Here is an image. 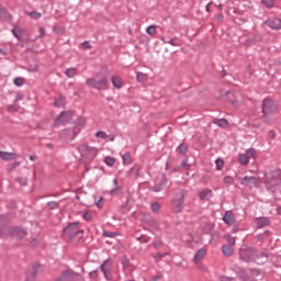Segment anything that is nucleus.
<instances>
[{"label":"nucleus","instance_id":"obj_62","mask_svg":"<svg viewBox=\"0 0 281 281\" xmlns=\"http://www.w3.org/2000/svg\"><path fill=\"white\" fill-rule=\"evenodd\" d=\"M31 161H36V156H30Z\"/></svg>","mask_w":281,"mask_h":281},{"label":"nucleus","instance_id":"obj_27","mask_svg":"<svg viewBox=\"0 0 281 281\" xmlns=\"http://www.w3.org/2000/svg\"><path fill=\"white\" fill-rule=\"evenodd\" d=\"M117 159L113 158V157H105L104 158V164H106V166H109L110 168H113L114 164H116Z\"/></svg>","mask_w":281,"mask_h":281},{"label":"nucleus","instance_id":"obj_44","mask_svg":"<svg viewBox=\"0 0 281 281\" xmlns=\"http://www.w3.org/2000/svg\"><path fill=\"white\" fill-rule=\"evenodd\" d=\"M226 240L231 247H234V245H236V239H234V237H232V236H227Z\"/></svg>","mask_w":281,"mask_h":281},{"label":"nucleus","instance_id":"obj_39","mask_svg":"<svg viewBox=\"0 0 281 281\" xmlns=\"http://www.w3.org/2000/svg\"><path fill=\"white\" fill-rule=\"evenodd\" d=\"M26 281H36V271L30 272L26 277Z\"/></svg>","mask_w":281,"mask_h":281},{"label":"nucleus","instance_id":"obj_14","mask_svg":"<svg viewBox=\"0 0 281 281\" xmlns=\"http://www.w3.org/2000/svg\"><path fill=\"white\" fill-rule=\"evenodd\" d=\"M223 221L226 223V225H234L236 217L232 211H227L223 217Z\"/></svg>","mask_w":281,"mask_h":281},{"label":"nucleus","instance_id":"obj_33","mask_svg":"<svg viewBox=\"0 0 281 281\" xmlns=\"http://www.w3.org/2000/svg\"><path fill=\"white\" fill-rule=\"evenodd\" d=\"M223 181H224V183H227L228 186H234V177H232V176H225Z\"/></svg>","mask_w":281,"mask_h":281},{"label":"nucleus","instance_id":"obj_55","mask_svg":"<svg viewBox=\"0 0 281 281\" xmlns=\"http://www.w3.org/2000/svg\"><path fill=\"white\" fill-rule=\"evenodd\" d=\"M21 100H23V94L18 93V94L15 95V102H19V101H21Z\"/></svg>","mask_w":281,"mask_h":281},{"label":"nucleus","instance_id":"obj_22","mask_svg":"<svg viewBox=\"0 0 281 281\" xmlns=\"http://www.w3.org/2000/svg\"><path fill=\"white\" fill-rule=\"evenodd\" d=\"M222 251L224 256H234V248L229 245L222 246Z\"/></svg>","mask_w":281,"mask_h":281},{"label":"nucleus","instance_id":"obj_24","mask_svg":"<svg viewBox=\"0 0 281 281\" xmlns=\"http://www.w3.org/2000/svg\"><path fill=\"white\" fill-rule=\"evenodd\" d=\"M0 19H3V21H10L11 15L3 9V7L0 5Z\"/></svg>","mask_w":281,"mask_h":281},{"label":"nucleus","instance_id":"obj_47","mask_svg":"<svg viewBox=\"0 0 281 281\" xmlns=\"http://www.w3.org/2000/svg\"><path fill=\"white\" fill-rule=\"evenodd\" d=\"M122 265H123L124 269H126V267H128V265H130L128 258L123 257Z\"/></svg>","mask_w":281,"mask_h":281},{"label":"nucleus","instance_id":"obj_26","mask_svg":"<svg viewBox=\"0 0 281 281\" xmlns=\"http://www.w3.org/2000/svg\"><path fill=\"white\" fill-rule=\"evenodd\" d=\"M122 159L124 166H131L133 164V157H131V154L123 155Z\"/></svg>","mask_w":281,"mask_h":281},{"label":"nucleus","instance_id":"obj_35","mask_svg":"<svg viewBox=\"0 0 281 281\" xmlns=\"http://www.w3.org/2000/svg\"><path fill=\"white\" fill-rule=\"evenodd\" d=\"M54 105L57 108L65 106V98L59 97L58 100L55 101Z\"/></svg>","mask_w":281,"mask_h":281},{"label":"nucleus","instance_id":"obj_50","mask_svg":"<svg viewBox=\"0 0 281 281\" xmlns=\"http://www.w3.org/2000/svg\"><path fill=\"white\" fill-rule=\"evenodd\" d=\"M268 137H269V139H276L277 135L273 131H269L268 132Z\"/></svg>","mask_w":281,"mask_h":281},{"label":"nucleus","instance_id":"obj_13","mask_svg":"<svg viewBox=\"0 0 281 281\" xmlns=\"http://www.w3.org/2000/svg\"><path fill=\"white\" fill-rule=\"evenodd\" d=\"M101 271L106 280H110L111 276V260H106L101 265Z\"/></svg>","mask_w":281,"mask_h":281},{"label":"nucleus","instance_id":"obj_38","mask_svg":"<svg viewBox=\"0 0 281 281\" xmlns=\"http://www.w3.org/2000/svg\"><path fill=\"white\" fill-rule=\"evenodd\" d=\"M263 5H266V8H273L276 1L274 0H262Z\"/></svg>","mask_w":281,"mask_h":281},{"label":"nucleus","instance_id":"obj_23","mask_svg":"<svg viewBox=\"0 0 281 281\" xmlns=\"http://www.w3.org/2000/svg\"><path fill=\"white\" fill-rule=\"evenodd\" d=\"M12 34L18 38V41H21V36H23V30L19 26L13 27Z\"/></svg>","mask_w":281,"mask_h":281},{"label":"nucleus","instance_id":"obj_42","mask_svg":"<svg viewBox=\"0 0 281 281\" xmlns=\"http://www.w3.org/2000/svg\"><path fill=\"white\" fill-rule=\"evenodd\" d=\"M169 45H172L173 47H179V41L177 38L169 40L167 42Z\"/></svg>","mask_w":281,"mask_h":281},{"label":"nucleus","instance_id":"obj_12","mask_svg":"<svg viewBox=\"0 0 281 281\" xmlns=\"http://www.w3.org/2000/svg\"><path fill=\"white\" fill-rule=\"evenodd\" d=\"M10 236H14L15 238H25L27 232L21 227H12L10 228Z\"/></svg>","mask_w":281,"mask_h":281},{"label":"nucleus","instance_id":"obj_51","mask_svg":"<svg viewBox=\"0 0 281 281\" xmlns=\"http://www.w3.org/2000/svg\"><path fill=\"white\" fill-rule=\"evenodd\" d=\"M43 36H45V27H40V35L37 38H43Z\"/></svg>","mask_w":281,"mask_h":281},{"label":"nucleus","instance_id":"obj_46","mask_svg":"<svg viewBox=\"0 0 281 281\" xmlns=\"http://www.w3.org/2000/svg\"><path fill=\"white\" fill-rule=\"evenodd\" d=\"M153 258L156 260V262H159L161 260V258H164V255H161V254H154Z\"/></svg>","mask_w":281,"mask_h":281},{"label":"nucleus","instance_id":"obj_60","mask_svg":"<svg viewBox=\"0 0 281 281\" xmlns=\"http://www.w3.org/2000/svg\"><path fill=\"white\" fill-rule=\"evenodd\" d=\"M216 19H217V21H223V14H217Z\"/></svg>","mask_w":281,"mask_h":281},{"label":"nucleus","instance_id":"obj_17","mask_svg":"<svg viewBox=\"0 0 281 281\" xmlns=\"http://www.w3.org/2000/svg\"><path fill=\"white\" fill-rule=\"evenodd\" d=\"M200 201H209V199H212V190L211 189H204L199 193Z\"/></svg>","mask_w":281,"mask_h":281},{"label":"nucleus","instance_id":"obj_49","mask_svg":"<svg viewBox=\"0 0 281 281\" xmlns=\"http://www.w3.org/2000/svg\"><path fill=\"white\" fill-rule=\"evenodd\" d=\"M178 150H179L180 153H186V150H188V146H186L184 144H182V145H180V146L178 147Z\"/></svg>","mask_w":281,"mask_h":281},{"label":"nucleus","instance_id":"obj_8","mask_svg":"<svg viewBox=\"0 0 281 281\" xmlns=\"http://www.w3.org/2000/svg\"><path fill=\"white\" fill-rule=\"evenodd\" d=\"M74 117V112H61L58 117L55 120L54 126H60L61 124H66Z\"/></svg>","mask_w":281,"mask_h":281},{"label":"nucleus","instance_id":"obj_45","mask_svg":"<svg viewBox=\"0 0 281 281\" xmlns=\"http://www.w3.org/2000/svg\"><path fill=\"white\" fill-rule=\"evenodd\" d=\"M82 217L85 218V221H91V218H92L91 212L86 211L83 213Z\"/></svg>","mask_w":281,"mask_h":281},{"label":"nucleus","instance_id":"obj_48","mask_svg":"<svg viewBox=\"0 0 281 281\" xmlns=\"http://www.w3.org/2000/svg\"><path fill=\"white\" fill-rule=\"evenodd\" d=\"M181 166L184 168V170H189L190 169V165L188 164V159H184L182 161Z\"/></svg>","mask_w":281,"mask_h":281},{"label":"nucleus","instance_id":"obj_6","mask_svg":"<svg viewBox=\"0 0 281 281\" xmlns=\"http://www.w3.org/2000/svg\"><path fill=\"white\" fill-rule=\"evenodd\" d=\"M78 278H80V273L74 272V270L67 269L54 281H71V280H78Z\"/></svg>","mask_w":281,"mask_h":281},{"label":"nucleus","instance_id":"obj_28","mask_svg":"<svg viewBox=\"0 0 281 281\" xmlns=\"http://www.w3.org/2000/svg\"><path fill=\"white\" fill-rule=\"evenodd\" d=\"M136 78L138 82H146V80H148V75L146 72H137Z\"/></svg>","mask_w":281,"mask_h":281},{"label":"nucleus","instance_id":"obj_64","mask_svg":"<svg viewBox=\"0 0 281 281\" xmlns=\"http://www.w3.org/2000/svg\"><path fill=\"white\" fill-rule=\"evenodd\" d=\"M161 280V276H157L154 281Z\"/></svg>","mask_w":281,"mask_h":281},{"label":"nucleus","instance_id":"obj_59","mask_svg":"<svg viewBox=\"0 0 281 281\" xmlns=\"http://www.w3.org/2000/svg\"><path fill=\"white\" fill-rule=\"evenodd\" d=\"M222 281H234V279L224 277V278L222 279Z\"/></svg>","mask_w":281,"mask_h":281},{"label":"nucleus","instance_id":"obj_61","mask_svg":"<svg viewBox=\"0 0 281 281\" xmlns=\"http://www.w3.org/2000/svg\"><path fill=\"white\" fill-rule=\"evenodd\" d=\"M210 5H212V3L209 2L205 7L206 12H210Z\"/></svg>","mask_w":281,"mask_h":281},{"label":"nucleus","instance_id":"obj_63","mask_svg":"<svg viewBox=\"0 0 281 281\" xmlns=\"http://www.w3.org/2000/svg\"><path fill=\"white\" fill-rule=\"evenodd\" d=\"M261 256H262L263 258H269V255H267V252H261Z\"/></svg>","mask_w":281,"mask_h":281},{"label":"nucleus","instance_id":"obj_25","mask_svg":"<svg viewBox=\"0 0 281 281\" xmlns=\"http://www.w3.org/2000/svg\"><path fill=\"white\" fill-rule=\"evenodd\" d=\"M139 170H140L139 166L135 165L128 170L127 175L128 177H137V175H139Z\"/></svg>","mask_w":281,"mask_h":281},{"label":"nucleus","instance_id":"obj_1","mask_svg":"<svg viewBox=\"0 0 281 281\" xmlns=\"http://www.w3.org/2000/svg\"><path fill=\"white\" fill-rule=\"evenodd\" d=\"M263 117L265 120H269L276 111H278V106L276 105V102L271 99H263L262 106H261Z\"/></svg>","mask_w":281,"mask_h":281},{"label":"nucleus","instance_id":"obj_43","mask_svg":"<svg viewBox=\"0 0 281 281\" xmlns=\"http://www.w3.org/2000/svg\"><path fill=\"white\" fill-rule=\"evenodd\" d=\"M154 190H155V192H161V190H166V182H162V183L160 184V187H159V186H156V187L154 188Z\"/></svg>","mask_w":281,"mask_h":281},{"label":"nucleus","instance_id":"obj_53","mask_svg":"<svg viewBox=\"0 0 281 281\" xmlns=\"http://www.w3.org/2000/svg\"><path fill=\"white\" fill-rule=\"evenodd\" d=\"M65 75H66L68 78H74V76H76V71H66Z\"/></svg>","mask_w":281,"mask_h":281},{"label":"nucleus","instance_id":"obj_31","mask_svg":"<svg viewBox=\"0 0 281 281\" xmlns=\"http://www.w3.org/2000/svg\"><path fill=\"white\" fill-rule=\"evenodd\" d=\"M15 87H23L25 85V79L23 77H18L14 79Z\"/></svg>","mask_w":281,"mask_h":281},{"label":"nucleus","instance_id":"obj_10","mask_svg":"<svg viewBox=\"0 0 281 281\" xmlns=\"http://www.w3.org/2000/svg\"><path fill=\"white\" fill-rule=\"evenodd\" d=\"M207 255V248H200L194 257H193V262L194 265H201L203 258H205V256Z\"/></svg>","mask_w":281,"mask_h":281},{"label":"nucleus","instance_id":"obj_21","mask_svg":"<svg viewBox=\"0 0 281 281\" xmlns=\"http://www.w3.org/2000/svg\"><path fill=\"white\" fill-rule=\"evenodd\" d=\"M112 85L115 89H122V87H124V81L120 77H112Z\"/></svg>","mask_w":281,"mask_h":281},{"label":"nucleus","instance_id":"obj_40","mask_svg":"<svg viewBox=\"0 0 281 281\" xmlns=\"http://www.w3.org/2000/svg\"><path fill=\"white\" fill-rule=\"evenodd\" d=\"M29 16H31V19H41V16L43 15L40 12L32 11V12H29Z\"/></svg>","mask_w":281,"mask_h":281},{"label":"nucleus","instance_id":"obj_37","mask_svg":"<svg viewBox=\"0 0 281 281\" xmlns=\"http://www.w3.org/2000/svg\"><path fill=\"white\" fill-rule=\"evenodd\" d=\"M103 236H105L106 238H115V236H120V233H111V232H103Z\"/></svg>","mask_w":281,"mask_h":281},{"label":"nucleus","instance_id":"obj_5","mask_svg":"<svg viewBox=\"0 0 281 281\" xmlns=\"http://www.w3.org/2000/svg\"><path fill=\"white\" fill-rule=\"evenodd\" d=\"M79 153L81 154V156L85 157V159L89 160L95 159V157L98 156V149L88 145H81L79 147Z\"/></svg>","mask_w":281,"mask_h":281},{"label":"nucleus","instance_id":"obj_2","mask_svg":"<svg viewBox=\"0 0 281 281\" xmlns=\"http://www.w3.org/2000/svg\"><path fill=\"white\" fill-rule=\"evenodd\" d=\"M87 85H88V87L98 89V91L109 89V81H106L104 78H100V77L87 79Z\"/></svg>","mask_w":281,"mask_h":281},{"label":"nucleus","instance_id":"obj_11","mask_svg":"<svg viewBox=\"0 0 281 281\" xmlns=\"http://www.w3.org/2000/svg\"><path fill=\"white\" fill-rule=\"evenodd\" d=\"M241 186H246L247 188H256V186H258V179H256V177L246 176L241 180Z\"/></svg>","mask_w":281,"mask_h":281},{"label":"nucleus","instance_id":"obj_41","mask_svg":"<svg viewBox=\"0 0 281 281\" xmlns=\"http://www.w3.org/2000/svg\"><path fill=\"white\" fill-rule=\"evenodd\" d=\"M9 113H16L19 111V105L18 104H12L8 106Z\"/></svg>","mask_w":281,"mask_h":281},{"label":"nucleus","instance_id":"obj_19","mask_svg":"<svg viewBox=\"0 0 281 281\" xmlns=\"http://www.w3.org/2000/svg\"><path fill=\"white\" fill-rule=\"evenodd\" d=\"M272 177H274V178H272V180H269V179H271V177L266 176V179L268 180V183H272V186L278 184V179H281V171L280 170L273 171Z\"/></svg>","mask_w":281,"mask_h":281},{"label":"nucleus","instance_id":"obj_4","mask_svg":"<svg viewBox=\"0 0 281 281\" xmlns=\"http://www.w3.org/2000/svg\"><path fill=\"white\" fill-rule=\"evenodd\" d=\"M64 234L69 236V238H76V236L85 234V231L80 229V222H75L69 224L65 229Z\"/></svg>","mask_w":281,"mask_h":281},{"label":"nucleus","instance_id":"obj_56","mask_svg":"<svg viewBox=\"0 0 281 281\" xmlns=\"http://www.w3.org/2000/svg\"><path fill=\"white\" fill-rule=\"evenodd\" d=\"M200 271H207V267L203 263L199 266Z\"/></svg>","mask_w":281,"mask_h":281},{"label":"nucleus","instance_id":"obj_18","mask_svg":"<svg viewBox=\"0 0 281 281\" xmlns=\"http://www.w3.org/2000/svg\"><path fill=\"white\" fill-rule=\"evenodd\" d=\"M268 25L271 27V30H281V20L279 18L269 20Z\"/></svg>","mask_w":281,"mask_h":281},{"label":"nucleus","instance_id":"obj_32","mask_svg":"<svg viewBox=\"0 0 281 281\" xmlns=\"http://www.w3.org/2000/svg\"><path fill=\"white\" fill-rule=\"evenodd\" d=\"M216 168H217V170H223V168H225V160L218 158L216 160Z\"/></svg>","mask_w":281,"mask_h":281},{"label":"nucleus","instance_id":"obj_16","mask_svg":"<svg viewBox=\"0 0 281 281\" xmlns=\"http://www.w3.org/2000/svg\"><path fill=\"white\" fill-rule=\"evenodd\" d=\"M15 153L0 151V158L4 161H12V159H16Z\"/></svg>","mask_w":281,"mask_h":281},{"label":"nucleus","instance_id":"obj_30","mask_svg":"<svg viewBox=\"0 0 281 281\" xmlns=\"http://www.w3.org/2000/svg\"><path fill=\"white\" fill-rule=\"evenodd\" d=\"M256 223L259 227H265V226L269 225V221L265 217L258 218L256 221Z\"/></svg>","mask_w":281,"mask_h":281},{"label":"nucleus","instance_id":"obj_29","mask_svg":"<svg viewBox=\"0 0 281 281\" xmlns=\"http://www.w3.org/2000/svg\"><path fill=\"white\" fill-rule=\"evenodd\" d=\"M147 34H149V36H155V34H157V26L155 25H149L146 29Z\"/></svg>","mask_w":281,"mask_h":281},{"label":"nucleus","instance_id":"obj_57","mask_svg":"<svg viewBox=\"0 0 281 281\" xmlns=\"http://www.w3.org/2000/svg\"><path fill=\"white\" fill-rule=\"evenodd\" d=\"M139 240H140L142 243H148V237L143 236V237L139 238Z\"/></svg>","mask_w":281,"mask_h":281},{"label":"nucleus","instance_id":"obj_54","mask_svg":"<svg viewBox=\"0 0 281 281\" xmlns=\"http://www.w3.org/2000/svg\"><path fill=\"white\" fill-rule=\"evenodd\" d=\"M213 229H214V224H209L205 233L207 234V233L212 232Z\"/></svg>","mask_w":281,"mask_h":281},{"label":"nucleus","instance_id":"obj_36","mask_svg":"<svg viewBox=\"0 0 281 281\" xmlns=\"http://www.w3.org/2000/svg\"><path fill=\"white\" fill-rule=\"evenodd\" d=\"M95 137H99L100 139H108L109 135L106 134V132H97Z\"/></svg>","mask_w":281,"mask_h":281},{"label":"nucleus","instance_id":"obj_3","mask_svg":"<svg viewBox=\"0 0 281 281\" xmlns=\"http://www.w3.org/2000/svg\"><path fill=\"white\" fill-rule=\"evenodd\" d=\"M258 158V151H256L255 148H249L244 154H239L238 161L241 166H249L250 159H257Z\"/></svg>","mask_w":281,"mask_h":281},{"label":"nucleus","instance_id":"obj_9","mask_svg":"<svg viewBox=\"0 0 281 281\" xmlns=\"http://www.w3.org/2000/svg\"><path fill=\"white\" fill-rule=\"evenodd\" d=\"M186 198L183 194L178 195L176 199L172 200L173 211L179 214V212H183V203Z\"/></svg>","mask_w":281,"mask_h":281},{"label":"nucleus","instance_id":"obj_7","mask_svg":"<svg viewBox=\"0 0 281 281\" xmlns=\"http://www.w3.org/2000/svg\"><path fill=\"white\" fill-rule=\"evenodd\" d=\"M240 258L246 262H251L258 258V254L254 248H246L240 250Z\"/></svg>","mask_w":281,"mask_h":281},{"label":"nucleus","instance_id":"obj_58","mask_svg":"<svg viewBox=\"0 0 281 281\" xmlns=\"http://www.w3.org/2000/svg\"><path fill=\"white\" fill-rule=\"evenodd\" d=\"M78 122H79L80 126H82V125H85L86 121H85V119H79Z\"/></svg>","mask_w":281,"mask_h":281},{"label":"nucleus","instance_id":"obj_34","mask_svg":"<svg viewBox=\"0 0 281 281\" xmlns=\"http://www.w3.org/2000/svg\"><path fill=\"white\" fill-rule=\"evenodd\" d=\"M159 210H161V204L154 202L151 203V212H155L157 214V212H159Z\"/></svg>","mask_w":281,"mask_h":281},{"label":"nucleus","instance_id":"obj_20","mask_svg":"<svg viewBox=\"0 0 281 281\" xmlns=\"http://www.w3.org/2000/svg\"><path fill=\"white\" fill-rule=\"evenodd\" d=\"M213 124H216L221 128H227L229 126V122L225 119H215L213 120Z\"/></svg>","mask_w":281,"mask_h":281},{"label":"nucleus","instance_id":"obj_52","mask_svg":"<svg viewBox=\"0 0 281 281\" xmlns=\"http://www.w3.org/2000/svg\"><path fill=\"white\" fill-rule=\"evenodd\" d=\"M81 46L83 47V49H91V44H89V42H83Z\"/></svg>","mask_w":281,"mask_h":281},{"label":"nucleus","instance_id":"obj_15","mask_svg":"<svg viewBox=\"0 0 281 281\" xmlns=\"http://www.w3.org/2000/svg\"><path fill=\"white\" fill-rule=\"evenodd\" d=\"M145 223L148 227H150L151 229H154L155 232H157V229H159V223L157 222V220L148 216L146 220H145Z\"/></svg>","mask_w":281,"mask_h":281}]
</instances>
